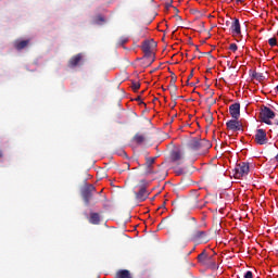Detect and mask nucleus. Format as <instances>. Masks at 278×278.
<instances>
[{"label":"nucleus","instance_id":"nucleus-1","mask_svg":"<svg viewBox=\"0 0 278 278\" xmlns=\"http://www.w3.org/2000/svg\"><path fill=\"white\" fill-rule=\"evenodd\" d=\"M198 262H200V264H202L203 266H207L208 268H212L213 270H216V268H218V265H216V258H214V255H210L205 251H203L198 255Z\"/></svg>","mask_w":278,"mask_h":278},{"label":"nucleus","instance_id":"nucleus-2","mask_svg":"<svg viewBox=\"0 0 278 278\" xmlns=\"http://www.w3.org/2000/svg\"><path fill=\"white\" fill-rule=\"evenodd\" d=\"M261 118L265 125H273L270 119L275 118V111L270 110L268 106H264L261 112Z\"/></svg>","mask_w":278,"mask_h":278},{"label":"nucleus","instance_id":"nucleus-3","mask_svg":"<svg viewBox=\"0 0 278 278\" xmlns=\"http://www.w3.org/2000/svg\"><path fill=\"white\" fill-rule=\"evenodd\" d=\"M153 47H157V43L153 39L142 42L141 50L144 53V58H151L153 55Z\"/></svg>","mask_w":278,"mask_h":278},{"label":"nucleus","instance_id":"nucleus-4","mask_svg":"<svg viewBox=\"0 0 278 278\" xmlns=\"http://www.w3.org/2000/svg\"><path fill=\"white\" fill-rule=\"evenodd\" d=\"M235 170H236L235 177L237 179H240L241 177H247V175H249V172H250L249 163L247 162L239 163L236 166Z\"/></svg>","mask_w":278,"mask_h":278},{"label":"nucleus","instance_id":"nucleus-5","mask_svg":"<svg viewBox=\"0 0 278 278\" xmlns=\"http://www.w3.org/2000/svg\"><path fill=\"white\" fill-rule=\"evenodd\" d=\"M97 189L94 188L93 185H86L83 190H81V197L85 201V205H90V199H92V193Z\"/></svg>","mask_w":278,"mask_h":278},{"label":"nucleus","instance_id":"nucleus-6","mask_svg":"<svg viewBox=\"0 0 278 278\" xmlns=\"http://www.w3.org/2000/svg\"><path fill=\"white\" fill-rule=\"evenodd\" d=\"M255 142L256 144H268V137L266 135V130L260 128L255 134Z\"/></svg>","mask_w":278,"mask_h":278},{"label":"nucleus","instance_id":"nucleus-7","mask_svg":"<svg viewBox=\"0 0 278 278\" xmlns=\"http://www.w3.org/2000/svg\"><path fill=\"white\" fill-rule=\"evenodd\" d=\"M205 144H207V141L205 140L192 139L189 141L188 147L191 151H199L200 149H203Z\"/></svg>","mask_w":278,"mask_h":278},{"label":"nucleus","instance_id":"nucleus-8","mask_svg":"<svg viewBox=\"0 0 278 278\" xmlns=\"http://www.w3.org/2000/svg\"><path fill=\"white\" fill-rule=\"evenodd\" d=\"M226 127L227 129H229L230 131H241L242 129V123H240V121L233 118L230 119L226 123Z\"/></svg>","mask_w":278,"mask_h":278},{"label":"nucleus","instance_id":"nucleus-9","mask_svg":"<svg viewBox=\"0 0 278 278\" xmlns=\"http://www.w3.org/2000/svg\"><path fill=\"white\" fill-rule=\"evenodd\" d=\"M137 201L139 203H142L143 201H147L149 199V191H147V187H140L138 192H135Z\"/></svg>","mask_w":278,"mask_h":278},{"label":"nucleus","instance_id":"nucleus-10","mask_svg":"<svg viewBox=\"0 0 278 278\" xmlns=\"http://www.w3.org/2000/svg\"><path fill=\"white\" fill-rule=\"evenodd\" d=\"M176 81H177V77L172 76V79H170V81H169V87H168V89H169V94H170V97H172L175 101H177V99H178V97H177V85H175Z\"/></svg>","mask_w":278,"mask_h":278},{"label":"nucleus","instance_id":"nucleus-11","mask_svg":"<svg viewBox=\"0 0 278 278\" xmlns=\"http://www.w3.org/2000/svg\"><path fill=\"white\" fill-rule=\"evenodd\" d=\"M81 60H84V55L81 53H78V54L72 56L68 61V67L75 68V67L79 66V63L81 62Z\"/></svg>","mask_w":278,"mask_h":278},{"label":"nucleus","instance_id":"nucleus-12","mask_svg":"<svg viewBox=\"0 0 278 278\" xmlns=\"http://www.w3.org/2000/svg\"><path fill=\"white\" fill-rule=\"evenodd\" d=\"M230 31L232 36H240L242 34V29L240 28V20L235 18L230 26Z\"/></svg>","mask_w":278,"mask_h":278},{"label":"nucleus","instance_id":"nucleus-13","mask_svg":"<svg viewBox=\"0 0 278 278\" xmlns=\"http://www.w3.org/2000/svg\"><path fill=\"white\" fill-rule=\"evenodd\" d=\"M229 114H230V116H232V118L238 121V118H240V103L231 104L229 106Z\"/></svg>","mask_w":278,"mask_h":278},{"label":"nucleus","instance_id":"nucleus-14","mask_svg":"<svg viewBox=\"0 0 278 278\" xmlns=\"http://www.w3.org/2000/svg\"><path fill=\"white\" fill-rule=\"evenodd\" d=\"M131 142L135 144H144V142H147V136L144 134L137 132L132 137Z\"/></svg>","mask_w":278,"mask_h":278},{"label":"nucleus","instance_id":"nucleus-15","mask_svg":"<svg viewBox=\"0 0 278 278\" xmlns=\"http://www.w3.org/2000/svg\"><path fill=\"white\" fill-rule=\"evenodd\" d=\"M170 160L172 162H180V160H184V153L180 150H173L170 152Z\"/></svg>","mask_w":278,"mask_h":278},{"label":"nucleus","instance_id":"nucleus-16","mask_svg":"<svg viewBox=\"0 0 278 278\" xmlns=\"http://www.w3.org/2000/svg\"><path fill=\"white\" fill-rule=\"evenodd\" d=\"M89 223L90 225H99L101 223V215L99 213H90Z\"/></svg>","mask_w":278,"mask_h":278},{"label":"nucleus","instance_id":"nucleus-17","mask_svg":"<svg viewBox=\"0 0 278 278\" xmlns=\"http://www.w3.org/2000/svg\"><path fill=\"white\" fill-rule=\"evenodd\" d=\"M207 233L203 230H194L192 232V240H203Z\"/></svg>","mask_w":278,"mask_h":278},{"label":"nucleus","instance_id":"nucleus-18","mask_svg":"<svg viewBox=\"0 0 278 278\" xmlns=\"http://www.w3.org/2000/svg\"><path fill=\"white\" fill-rule=\"evenodd\" d=\"M27 45H29V40H21L14 42V47L17 51H23Z\"/></svg>","mask_w":278,"mask_h":278},{"label":"nucleus","instance_id":"nucleus-19","mask_svg":"<svg viewBox=\"0 0 278 278\" xmlns=\"http://www.w3.org/2000/svg\"><path fill=\"white\" fill-rule=\"evenodd\" d=\"M116 278H131V273L127 269H121L116 273Z\"/></svg>","mask_w":278,"mask_h":278},{"label":"nucleus","instance_id":"nucleus-20","mask_svg":"<svg viewBox=\"0 0 278 278\" xmlns=\"http://www.w3.org/2000/svg\"><path fill=\"white\" fill-rule=\"evenodd\" d=\"M127 42H129V38L121 37L119 40L117 41L116 46L117 47H123V45H127Z\"/></svg>","mask_w":278,"mask_h":278},{"label":"nucleus","instance_id":"nucleus-21","mask_svg":"<svg viewBox=\"0 0 278 278\" xmlns=\"http://www.w3.org/2000/svg\"><path fill=\"white\" fill-rule=\"evenodd\" d=\"M153 164H155V157H148L146 161V166H148V168H151Z\"/></svg>","mask_w":278,"mask_h":278},{"label":"nucleus","instance_id":"nucleus-22","mask_svg":"<svg viewBox=\"0 0 278 278\" xmlns=\"http://www.w3.org/2000/svg\"><path fill=\"white\" fill-rule=\"evenodd\" d=\"M252 77H253L254 79H257V81H262V79H264V75H262L261 73H257V72H254V73L252 74Z\"/></svg>","mask_w":278,"mask_h":278},{"label":"nucleus","instance_id":"nucleus-23","mask_svg":"<svg viewBox=\"0 0 278 278\" xmlns=\"http://www.w3.org/2000/svg\"><path fill=\"white\" fill-rule=\"evenodd\" d=\"M131 88H132L134 92H138V90H140V83L132 81L131 83Z\"/></svg>","mask_w":278,"mask_h":278},{"label":"nucleus","instance_id":"nucleus-24","mask_svg":"<svg viewBox=\"0 0 278 278\" xmlns=\"http://www.w3.org/2000/svg\"><path fill=\"white\" fill-rule=\"evenodd\" d=\"M193 207H195L197 210H202L203 204H199V201L197 200V197L193 198Z\"/></svg>","mask_w":278,"mask_h":278},{"label":"nucleus","instance_id":"nucleus-25","mask_svg":"<svg viewBox=\"0 0 278 278\" xmlns=\"http://www.w3.org/2000/svg\"><path fill=\"white\" fill-rule=\"evenodd\" d=\"M139 38H147V28H141L139 30Z\"/></svg>","mask_w":278,"mask_h":278},{"label":"nucleus","instance_id":"nucleus-26","mask_svg":"<svg viewBox=\"0 0 278 278\" xmlns=\"http://www.w3.org/2000/svg\"><path fill=\"white\" fill-rule=\"evenodd\" d=\"M268 45L271 47H277V38L273 37L268 40Z\"/></svg>","mask_w":278,"mask_h":278},{"label":"nucleus","instance_id":"nucleus-27","mask_svg":"<svg viewBox=\"0 0 278 278\" xmlns=\"http://www.w3.org/2000/svg\"><path fill=\"white\" fill-rule=\"evenodd\" d=\"M96 23H98V25H99L100 23H105V18H104L103 16H101V15H98V16L96 17Z\"/></svg>","mask_w":278,"mask_h":278},{"label":"nucleus","instance_id":"nucleus-28","mask_svg":"<svg viewBox=\"0 0 278 278\" xmlns=\"http://www.w3.org/2000/svg\"><path fill=\"white\" fill-rule=\"evenodd\" d=\"M206 123H208V125H212V123H214V117L212 116V114H208L206 116Z\"/></svg>","mask_w":278,"mask_h":278},{"label":"nucleus","instance_id":"nucleus-29","mask_svg":"<svg viewBox=\"0 0 278 278\" xmlns=\"http://www.w3.org/2000/svg\"><path fill=\"white\" fill-rule=\"evenodd\" d=\"M229 49H230V51L236 52V51H238V45H236V43H230Z\"/></svg>","mask_w":278,"mask_h":278},{"label":"nucleus","instance_id":"nucleus-30","mask_svg":"<svg viewBox=\"0 0 278 278\" xmlns=\"http://www.w3.org/2000/svg\"><path fill=\"white\" fill-rule=\"evenodd\" d=\"M244 278H253V273L252 271H247L244 275Z\"/></svg>","mask_w":278,"mask_h":278},{"label":"nucleus","instance_id":"nucleus-31","mask_svg":"<svg viewBox=\"0 0 278 278\" xmlns=\"http://www.w3.org/2000/svg\"><path fill=\"white\" fill-rule=\"evenodd\" d=\"M165 7L168 8H173V0H169L168 2L165 3Z\"/></svg>","mask_w":278,"mask_h":278},{"label":"nucleus","instance_id":"nucleus-32","mask_svg":"<svg viewBox=\"0 0 278 278\" xmlns=\"http://www.w3.org/2000/svg\"><path fill=\"white\" fill-rule=\"evenodd\" d=\"M192 77H194V72L191 71L190 75L188 76V81H190V79H192Z\"/></svg>","mask_w":278,"mask_h":278},{"label":"nucleus","instance_id":"nucleus-33","mask_svg":"<svg viewBox=\"0 0 278 278\" xmlns=\"http://www.w3.org/2000/svg\"><path fill=\"white\" fill-rule=\"evenodd\" d=\"M124 166L129 170V163H124Z\"/></svg>","mask_w":278,"mask_h":278},{"label":"nucleus","instance_id":"nucleus-34","mask_svg":"<svg viewBox=\"0 0 278 278\" xmlns=\"http://www.w3.org/2000/svg\"><path fill=\"white\" fill-rule=\"evenodd\" d=\"M1 157H3V152H2V151H0V159H1Z\"/></svg>","mask_w":278,"mask_h":278},{"label":"nucleus","instance_id":"nucleus-35","mask_svg":"<svg viewBox=\"0 0 278 278\" xmlns=\"http://www.w3.org/2000/svg\"><path fill=\"white\" fill-rule=\"evenodd\" d=\"M238 3H242V0H237Z\"/></svg>","mask_w":278,"mask_h":278}]
</instances>
